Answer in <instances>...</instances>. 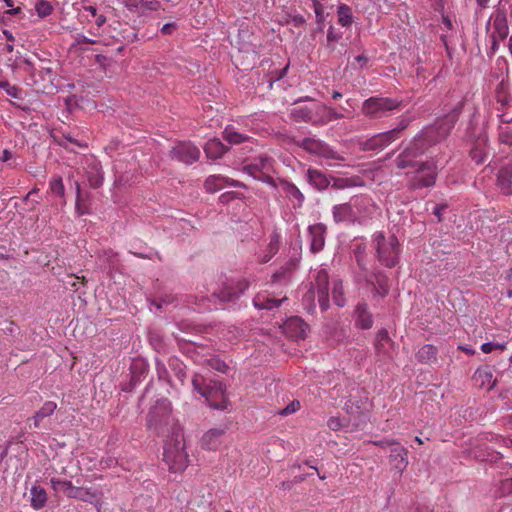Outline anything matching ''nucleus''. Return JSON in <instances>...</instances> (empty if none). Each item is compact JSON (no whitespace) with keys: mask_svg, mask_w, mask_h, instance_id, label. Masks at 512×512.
Listing matches in <instances>:
<instances>
[{"mask_svg":"<svg viewBox=\"0 0 512 512\" xmlns=\"http://www.w3.org/2000/svg\"><path fill=\"white\" fill-rule=\"evenodd\" d=\"M463 107L464 101H458L443 117L422 128L395 158V166L398 169H414V175L408 180L409 189L418 190L435 185L437 172L434 162L417 159L450 135Z\"/></svg>","mask_w":512,"mask_h":512,"instance_id":"f257e3e1","label":"nucleus"},{"mask_svg":"<svg viewBox=\"0 0 512 512\" xmlns=\"http://www.w3.org/2000/svg\"><path fill=\"white\" fill-rule=\"evenodd\" d=\"M192 385L202 397L206 399L209 406L213 409L225 410L229 404L225 396V385L220 381H215L213 384H205L204 377L200 374H195L192 379Z\"/></svg>","mask_w":512,"mask_h":512,"instance_id":"f03ea898","label":"nucleus"},{"mask_svg":"<svg viewBox=\"0 0 512 512\" xmlns=\"http://www.w3.org/2000/svg\"><path fill=\"white\" fill-rule=\"evenodd\" d=\"M373 244L380 264L388 268L395 267L400 253V245L396 236L386 237L383 232H377L373 236Z\"/></svg>","mask_w":512,"mask_h":512,"instance_id":"7ed1b4c3","label":"nucleus"},{"mask_svg":"<svg viewBox=\"0 0 512 512\" xmlns=\"http://www.w3.org/2000/svg\"><path fill=\"white\" fill-rule=\"evenodd\" d=\"M163 459L171 472L183 471L188 465V454L182 435L176 434L164 446Z\"/></svg>","mask_w":512,"mask_h":512,"instance_id":"20e7f679","label":"nucleus"},{"mask_svg":"<svg viewBox=\"0 0 512 512\" xmlns=\"http://www.w3.org/2000/svg\"><path fill=\"white\" fill-rule=\"evenodd\" d=\"M53 63L39 59L34 62V92L52 95L57 92L58 85L55 83L56 73L52 68Z\"/></svg>","mask_w":512,"mask_h":512,"instance_id":"39448f33","label":"nucleus"},{"mask_svg":"<svg viewBox=\"0 0 512 512\" xmlns=\"http://www.w3.org/2000/svg\"><path fill=\"white\" fill-rule=\"evenodd\" d=\"M291 143L302 148L307 153L326 160L344 161L345 158L330 147L329 144L315 137H305L303 139L292 138Z\"/></svg>","mask_w":512,"mask_h":512,"instance_id":"423d86ee","label":"nucleus"},{"mask_svg":"<svg viewBox=\"0 0 512 512\" xmlns=\"http://www.w3.org/2000/svg\"><path fill=\"white\" fill-rule=\"evenodd\" d=\"M171 416L170 402L167 399L157 400L147 414V427L157 435L163 434Z\"/></svg>","mask_w":512,"mask_h":512,"instance_id":"0eeeda50","label":"nucleus"},{"mask_svg":"<svg viewBox=\"0 0 512 512\" xmlns=\"http://www.w3.org/2000/svg\"><path fill=\"white\" fill-rule=\"evenodd\" d=\"M401 101L388 97L373 96L362 103V113L373 119L382 118L395 109H398Z\"/></svg>","mask_w":512,"mask_h":512,"instance_id":"6e6552de","label":"nucleus"},{"mask_svg":"<svg viewBox=\"0 0 512 512\" xmlns=\"http://www.w3.org/2000/svg\"><path fill=\"white\" fill-rule=\"evenodd\" d=\"M253 33L248 27L240 28L238 30L237 38L235 41L236 47L238 48L239 54H246L247 58H251L255 64L257 58H259V47L260 43H256Z\"/></svg>","mask_w":512,"mask_h":512,"instance_id":"1a4fd4ad","label":"nucleus"},{"mask_svg":"<svg viewBox=\"0 0 512 512\" xmlns=\"http://www.w3.org/2000/svg\"><path fill=\"white\" fill-rule=\"evenodd\" d=\"M248 287L249 283L245 279H229L212 295L222 302H233L238 299L239 296L248 289Z\"/></svg>","mask_w":512,"mask_h":512,"instance_id":"9d476101","label":"nucleus"},{"mask_svg":"<svg viewBox=\"0 0 512 512\" xmlns=\"http://www.w3.org/2000/svg\"><path fill=\"white\" fill-rule=\"evenodd\" d=\"M171 159L187 165L197 162L200 158V150L191 142H178L169 153Z\"/></svg>","mask_w":512,"mask_h":512,"instance_id":"9b49d317","label":"nucleus"},{"mask_svg":"<svg viewBox=\"0 0 512 512\" xmlns=\"http://www.w3.org/2000/svg\"><path fill=\"white\" fill-rule=\"evenodd\" d=\"M329 276L326 269H319L315 276L314 281L311 282V289L316 290L318 303L322 311L329 308Z\"/></svg>","mask_w":512,"mask_h":512,"instance_id":"f8f14e48","label":"nucleus"},{"mask_svg":"<svg viewBox=\"0 0 512 512\" xmlns=\"http://www.w3.org/2000/svg\"><path fill=\"white\" fill-rule=\"evenodd\" d=\"M394 141L396 139L391 135V132L385 131L366 139L360 143V146L363 151H378L383 150Z\"/></svg>","mask_w":512,"mask_h":512,"instance_id":"ddd939ff","label":"nucleus"},{"mask_svg":"<svg viewBox=\"0 0 512 512\" xmlns=\"http://www.w3.org/2000/svg\"><path fill=\"white\" fill-rule=\"evenodd\" d=\"M327 227L323 223H316L308 227L310 238V251L314 254L323 250Z\"/></svg>","mask_w":512,"mask_h":512,"instance_id":"4468645a","label":"nucleus"},{"mask_svg":"<svg viewBox=\"0 0 512 512\" xmlns=\"http://www.w3.org/2000/svg\"><path fill=\"white\" fill-rule=\"evenodd\" d=\"M366 282L372 286L375 295L385 297L390 291L389 278L382 271H375L370 276L365 275Z\"/></svg>","mask_w":512,"mask_h":512,"instance_id":"2eb2a0df","label":"nucleus"},{"mask_svg":"<svg viewBox=\"0 0 512 512\" xmlns=\"http://www.w3.org/2000/svg\"><path fill=\"white\" fill-rule=\"evenodd\" d=\"M272 158L267 155H260L253 159L249 164L243 166V171L248 175L256 178L264 171H270L272 168Z\"/></svg>","mask_w":512,"mask_h":512,"instance_id":"dca6fc26","label":"nucleus"},{"mask_svg":"<svg viewBox=\"0 0 512 512\" xmlns=\"http://www.w3.org/2000/svg\"><path fill=\"white\" fill-rule=\"evenodd\" d=\"M509 34V27L506 12L501 9H497L493 15V32L492 36L498 37L501 41H504Z\"/></svg>","mask_w":512,"mask_h":512,"instance_id":"f3484780","label":"nucleus"},{"mask_svg":"<svg viewBox=\"0 0 512 512\" xmlns=\"http://www.w3.org/2000/svg\"><path fill=\"white\" fill-rule=\"evenodd\" d=\"M389 459L394 469L402 473L408 466V450L398 442L391 448Z\"/></svg>","mask_w":512,"mask_h":512,"instance_id":"a211bd4d","label":"nucleus"},{"mask_svg":"<svg viewBox=\"0 0 512 512\" xmlns=\"http://www.w3.org/2000/svg\"><path fill=\"white\" fill-rule=\"evenodd\" d=\"M333 220L336 223L353 222L357 219V213L353 209L351 201L348 203L337 204L332 208Z\"/></svg>","mask_w":512,"mask_h":512,"instance_id":"6ab92c4d","label":"nucleus"},{"mask_svg":"<svg viewBox=\"0 0 512 512\" xmlns=\"http://www.w3.org/2000/svg\"><path fill=\"white\" fill-rule=\"evenodd\" d=\"M87 180L92 188H99L103 183L102 166L99 161L91 158L87 161L86 167Z\"/></svg>","mask_w":512,"mask_h":512,"instance_id":"aec40b11","label":"nucleus"},{"mask_svg":"<svg viewBox=\"0 0 512 512\" xmlns=\"http://www.w3.org/2000/svg\"><path fill=\"white\" fill-rule=\"evenodd\" d=\"M69 498L89 502L94 504L97 507V510L100 511L101 507V497L100 493L95 490L83 487H76L72 489V494Z\"/></svg>","mask_w":512,"mask_h":512,"instance_id":"412c9836","label":"nucleus"},{"mask_svg":"<svg viewBox=\"0 0 512 512\" xmlns=\"http://www.w3.org/2000/svg\"><path fill=\"white\" fill-rule=\"evenodd\" d=\"M225 185H230L233 187H244L242 183L236 180H229L226 177L220 176V175H211L209 176L205 183L204 187L207 192L215 193L222 189Z\"/></svg>","mask_w":512,"mask_h":512,"instance_id":"4be33fe9","label":"nucleus"},{"mask_svg":"<svg viewBox=\"0 0 512 512\" xmlns=\"http://www.w3.org/2000/svg\"><path fill=\"white\" fill-rule=\"evenodd\" d=\"M343 118V114L336 112L323 104H315V125H324L331 121Z\"/></svg>","mask_w":512,"mask_h":512,"instance_id":"5701e85b","label":"nucleus"},{"mask_svg":"<svg viewBox=\"0 0 512 512\" xmlns=\"http://www.w3.org/2000/svg\"><path fill=\"white\" fill-rule=\"evenodd\" d=\"M307 182L319 191L327 189L330 185V178L321 170L309 168L306 172Z\"/></svg>","mask_w":512,"mask_h":512,"instance_id":"b1692460","label":"nucleus"},{"mask_svg":"<svg viewBox=\"0 0 512 512\" xmlns=\"http://www.w3.org/2000/svg\"><path fill=\"white\" fill-rule=\"evenodd\" d=\"M225 434V429L212 428L208 430L201 438V446L208 450H216L221 444V438Z\"/></svg>","mask_w":512,"mask_h":512,"instance_id":"393cba45","label":"nucleus"},{"mask_svg":"<svg viewBox=\"0 0 512 512\" xmlns=\"http://www.w3.org/2000/svg\"><path fill=\"white\" fill-rule=\"evenodd\" d=\"M290 118L295 122H307L315 125V105L313 107L300 106L291 109Z\"/></svg>","mask_w":512,"mask_h":512,"instance_id":"a878e982","label":"nucleus"},{"mask_svg":"<svg viewBox=\"0 0 512 512\" xmlns=\"http://www.w3.org/2000/svg\"><path fill=\"white\" fill-rule=\"evenodd\" d=\"M280 185L287 197L291 201H295L294 207H301L303 205L305 197L294 183L282 179L280 180Z\"/></svg>","mask_w":512,"mask_h":512,"instance_id":"bb28decb","label":"nucleus"},{"mask_svg":"<svg viewBox=\"0 0 512 512\" xmlns=\"http://www.w3.org/2000/svg\"><path fill=\"white\" fill-rule=\"evenodd\" d=\"M228 150L218 138L210 139L204 146L206 156L213 160L221 158Z\"/></svg>","mask_w":512,"mask_h":512,"instance_id":"cd10ccee","label":"nucleus"},{"mask_svg":"<svg viewBox=\"0 0 512 512\" xmlns=\"http://www.w3.org/2000/svg\"><path fill=\"white\" fill-rule=\"evenodd\" d=\"M287 298L276 299L264 294H257L253 299V305L259 310H272L281 305Z\"/></svg>","mask_w":512,"mask_h":512,"instance_id":"c85d7f7f","label":"nucleus"},{"mask_svg":"<svg viewBox=\"0 0 512 512\" xmlns=\"http://www.w3.org/2000/svg\"><path fill=\"white\" fill-rule=\"evenodd\" d=\"M438 349L432 344L422 346L416 353V359L423 364L432 365L437 362Z\"/></svg>","mask_w":512,"mask_h":512,"instance_id":"c756f323","label":"nucleus"},{"mask_svg":"<svg viewBox=\"0 0 512 512\" xmlns=\"http://www.w3.org/2000/svg\"><path fill=\"white\" fill-rule=\"evenodd\" d=\"M497 184L505 194H512V164L501 168L497 175Z\"/></svg>","mask_w":512,"mask_h":512,"instance_id":"7c9ffc66","label":"nucleus"},{"mask_svg":"<svg viewBox=\"0 0 512 512\" xmlns=\"http://www.w3.org/2000/svg\"><path fill=\"white\" fill-rule=\"evenodd\" d=\"M357 326L361 329H370L373 325L372 314L368 311L366 303H359L356 307Z\"/></svg>","mask_w":512,"mask_h":512,"instance_id":"2f4dec72","label":"nucleus"},{"mask_svg":"<svg viewBox=\"0 0 512 512\" xmlns=\"http://www.w3.org/2000/svg\"><path fill=\"white\" fill-rule=\"evenodd\" d=\"M351 204L353 205V209L357 213V217L359 215H366L371 213V210L374 207L372 199L364 195L352 198Z\"/></svg>","mask_w":512,"mask_h":512,"instance_id":"473e14b6","label":"nucleus"},{"mask_svg":"<svg viewBox=\"0 0 512 512\" xmlns=\"http://www.w3.org/2000/svg\"><path fill=\"white\" fill-rule=\"evenodd\" d=\"M299 264L298 258L289 259L283 266H281L273 275L272 281L278 282L282 279H287L290 277L293 271L296 270Z\"/></svg>","mask_w":512,"mask_h":512,"instance_id":"72a5a7b5","label":"nucleus"},{"mask_svg":"<svg viewBox=\"0 0 512 512\" xmlns=\"http://www.w3.org/2000/svg\"><path fill=\"white\" fill-rule=\"evenodd\" d=\"M387 344H392V340L389 337L388 331L386 329H381L377 332L374 343L377 354L387 355Z\"/></svg>","mask_w":512,"mask_h":512,"instance_id":"f704fd0d","label":"nucleus"},{"mask_svg":"<svg viewBox=\"0 0 512 512\" xmlns=\"http://www.w3.org/2000/svg\"><path fill=\"white\" fill-rule=\"evenodd\" d=\"M222 137L225 141L232 145H238L249 140V136L241 134L231 126H227L222 132Z\"/></svg>","mask_w":512,"mask_h":512,"instance_id":"c9c22d12","label":"nucleus"},{"mask_svg":"<svg viewBox=\"0 0 512 512\" xmlns=\"http://www.w3.org/2000/svg\"><path fill=\"white\" fill-rule=\"evenodd\" d=\"M168 364H169L170 369L174 373V376L178 379L180 384L183 385L187 378L184 363L177 357H171L169 359Z\"/></svg>","mask_w":512,"mask_h":512,"instance_id":"e433bc0d","label":"nucleus"},{"mask_svg":"<svg viewBox=\"0 0 512 512\" xmlns=\"http://www.w3.org/2000/svg\"><path fill=\"white\" fill-rule=\"evenodd\" d=\"M54 9V5L47 0H34V11L42 19L51 15Z\"/></svg>","mask_w":512,"mask_h":512,"instance_id":"4c0bfd02","label":"nucleus"},{"mask_svg":"<svg viewBox=\"0 0 512 512\" xmlns=\"http://www.w3.org/2000/svg\"><path fill=\"white\" fill-rule=\"evenodd\" d=\"M474 378L477 381H481V386L488 385L489 388H492L495 385V381L492 382V372L488 367L477 369L474 374Z\"/></svg>","mask_w":512,"mask_h":512,"instance_id":"58836bf2","label":"nucleus"},{"mask_svg":"<svg viewBox=\"0 0 512 512\" xmlns=\"http://www.w3.org/2000/svg\"><path fill=\"white\" fill-rule=\"evenodd\" d=\"M332 298H333L334 303L337 306L343 307L345 305L346 300L344 297V289H343L342 281H340V280L333 281Z\"/></svg>","mask_w":512,"mask_h":512,"instance_id":"ea45409f","label":"nucleus"},{"mask_svg":"<svg viewBox=\"0 0 512 512\" xmlns=\"http://www.w3.org/2000/svg\"><path fill=\"white\" fill-rule=\"evenodd\" d=\"M338 22L342 26H349L352 23V9L346 5L341 4L337 9Z\"/></svg>","mask_w":512,"mask_h":512,"instance_id":"a19ab883","label":"nucleus"},{"mask_svg":"<svg viewBox=\"0 0 512 512\" xmlns=\"http://www.w3.org/2000/svg\"><path fill=\"white\" fill-rule=\"evenodd\" d=\"M52 487L55 491H63L67 497L72 494V489L75 488L71 481L51 479Z\"/></svg>","mask_w":512,"mask_h":512,"instance_id":"79ce46f5","label":"nucleus"},{"mask_svg":"<svg viewBox=\"0 0 512 512\" xmlns=\"http://www.w3.org/2000/svg\"><path fill=\"white\" fill-rule=\"evenodd\" d=\"M75 189H76V203H75L76 213L78 214V216L89 214L88 207L82 200L81 187L77 181L75 182Z\"/></svg>","mask_w":512,"mask_h":512,"instance_id":"37998d69","label":"nucleus"},{"mask_svg":"<svg viewBox=\"0 0 512 512\" xmlns=\"http://www.w3.org/2000/svg\"><path fill=\"white\" fill-rule=\"evenodd\" d=\"M205 362L207 366L223 374H227L230 369L229 366L223 360L216 356L206 359Z\"/></svg>","mask_w":512,"mask_h":512,"instance_id":"c03bdc74","label":"nucleus"},{"mask_svg":"<svg viewBox=\"0 0 512 512\" xmlns=\"http://www.w3.org/2000/svg\"><path fill=\"white\" fill-rule=\"evenodd\" d=\"M56 409V403L52 402V401H48L46 403H44V405L42 406V408L36 412V414L34 415V426H37V420H40L44 417H47V416H50L54 410Z\"/></svg>","mask_w":512,"mask_h":512,"instance_id":"a18cd8bd","label":"nucleus"},{"mask_svg":"<svg viewBox=\"0 0 512 512\" xmlns=\"http://www.w3.org/2000/svg\"><path fill=\"white\" fill-rule=\"evenodd\" d=\"M51 194L61 197H64L65 188L61 177H53L50 180L49 184Z\"/></svg>","mask_w":512,"mask_h":512,"instance_id":"49530a36","label":"nucleus"},{"mask_svg":"<svg viewBox=\"0 0 512 512\" xmlns=\"http://www.w3.org/2000/svg\"><path fill=\"white\" fill-rule=\"evenodd\" d=\"M47 502L46 491L38 486H34V509L42 508Z\"/></svg>","mask_w":512,"mask_h":512,"instance_id":"de8ad7c7","label":"nucleus"},{"mask_svg":"<svg viewBox=\"0 0 512 512\" xmlns=\"http://www.w3.org/2000/svg\"><path fill=\"white\" fill-rule=\"evenodd\" d=\"M512 493V478L504 479L500 482L495 491L496 497H505Z\"/></svg>","mask_w":512,"mask_h":512,"instance_id":"09e8293b","label":"nucleus"},{"mask_svg":"<svg viewBox=\"0 0 512 512\" xmlns=\"http://www.w3.org/2000/svg\"><path fill=\"white\" fill-rule=\"evenodd\" d=\"M410 123V118L401 119L396 125V127L389 131L391 132V135L394 136L396 140H398L402 136V133L409 127Z\"/></svg>","mask_w":512,"mask_h":512,"instance_id":"8fccbe9b","label":"nucleus"},{"mask_svg":"<svg viewBox=\"0 0 512 512\" xmlns=\"http://www.w3.org/2000/svg\"><path fill=\"white\" fill-rule=\"evenodd\" d=\"M288 325L295 326L298 328V330H299L297 333L298 337H301V338L306 337V331L308 329V325L303 320H301L298 317H294L289 320Z\"/></svg>","mask_w":512,"mask_h":512,"instance_id":"3c124183","label":"nucleus"},{"mask_svg":"<svg viewBox=\"0 0 512 512\" xmlns=\"http://www.w3.org/2000/svg\"><path fill=\"white\" fill-rule=\"evenodd\" d=\"M280 246V235L277 232H274L270 236V241L267 246V251L271 253V255H275L279 251Z\"/></svg>","mask_w":512,"mask_h":512,"instance_id":"603ef678","label":"nucleus"},{"mask_svg":"<svg viewBox=\"0 0 512 512\" xmlns=\"http://www.w3.org/2000/svg\"><path fill=\"white\" fill-rule=\"evenodd\" d=\"M314 298L315 292L312 289L306 292L305 295L303 296L302 302L305 308L308 310V312H313L315 310Z\"/></svg>","mask_w":512,"mask_h":512,"instance_id":"864d4df0","label":"nucleus"},{"mask_svg":"<svg viewBox=\"0 0 512 512\" xmlns=\"http://www.w3.org/2000/svg\"><path fill=\"white\" fill-rule=\"evenodd\" d=\"M331 179L333 181L332 187L335 189H344L353 185L352 180L349 178L331 177Z\"/></svg>","mask_w":512,"mask_h":512,"instance_id":"5fc2aeb1","label":"nucleus"},{"mask_svg":"<svg viewBox=\"0 0 512 512\" xmlns=\"http://www.w3.org/2000/svg\"><path fill=\"white\" fill-rule=\"evenodd\" d=\"M299 409H300V402L298 400H293L285 408L281 409L279 411V414L281 416H287V415L295 413Z\"/></svg>","mask_w":512,"mask_h":512,"instance_id":"6e6d98bb","label":"nucleus"},{"mask_svg":"<svg viewBox=\"0 0 512 512\" xmlns=\"http://www.w3.org/2000/svg\"><path fill=\"white\" fill-rule=\"evenodd\" d=\"M156 372L159 380L167 381L170 383L168 370L164 363L156 361Z\"/></svg>","mask_w":512,"mask_h":512,"instance_id":"4d7b16f0","label":"nucleus"},{"mask_svg":"<svg viewBox=\"0 0 512 512\" xmlns=\"http://www.w3.org/2000/svg\"><path fill=\"white\" fill-rule=\"evenodd\" d=\"M499 138L502 143L512 146V128L505 127L501 128Z\"/></svg>","mask_w":512,"mask_h":512,"instance_id":"13d9d810","label":"nucleus"},{"mask_svg":"<svg viewBox=\"0 0 512 512\" xmlns=\"http://www.w3.org/2000/svg\"><path fill=\"white\" fill-rule=\"evenodd\" d=\"M355 258H356V262H357L358 266L360 267V269L364 272H367V268L365 267V263H364V248H362L361 246H358L355 249Z\"/></svg>","mask_w":512,"mask_h":512,"instance_id":"bf43d9fd","label":"nucleus"},{"mask_svg":"<svg viewBox=\"0 0 512 512\" xmlns=\"http://www.w3.org/2000/svg\"><path fill=\"white\" fill-rule=\"evenodd\" d=\"M495 349L504 350L505 344L495 343V342H486V343H483L481 346V350L484 353H491Z\"/></svg>","mask_w":512,"mask_h":512,"instance_id":"052dcab7","label":"nucleus"},{"mask_svg":"<svg viewBox=\"0 0 512 512\" xmlns=\"http://www.w3.org/2000/svg\"><path fill=\"white\" fill-rule=\"evenodd\" d=\"M288 24H292L294 27H302L306 20L302 15H289L287 19Z\"/></svg>","mask_w":512,"mask_h":512,"instance_id":"680f3d73","label":"nucleus"},{"mask_svg":"<svg viewBox=\"0 0 512 512\" xmlns=\"http://www.w3.org/2000/svg\"><path fill=\"white\" fill-rule=\"evenodd\" d=\"M150 343L158 351H160L164 348V343H163L162 338L155 333L150 334Z\"/></svg>","mask_w":512,"mask_h":512,"instance_id":"e2e57ef3","label":"nucleus"},{"mask_svg":"<svg viewBox=\"0 0 512 512\" xmlns=\"http://www.w3.org/2000/svg\"><path fill=\"white\" fill-rule=\"evenodd\" d=\"M368 443H371L375 446H379L381 448H386L388 446L393 447L394 445L398 444L397 439H384V440H378V441H368Z\"/></svg>","mask_w":512,"mask_h":512,"instance_id":"0e129e2a","label":"nucleus"},{"mask_svg":"<svg viewBox=\"0 0 512 512\" xmlns=\"http://www.w3.org/2000/svg\"><path fill=\"white\" fill-rule=\"evenodd\" d=\"M255 179L263 183H267L273 187L276 186L274 179L268 174V171L262 172Z\"/></svg>","mask_w":512,"mask_h":512,"instance_id":"69168bd1","label":"nucleus"},{"mask_svg":"<svg viewBox=\"0 0 512 512\" xmlns=\"http://www.w3.org/2000/svg\"><path fill=\"white\" fill-rule=\"evenodd\" d=\"M177 29L175 22L166 23L161 28V33L164 35H170Z\"/></svg>","mask_w":512,"mask_h":512,"instance_id":"338daca9","label":"nucleus"},{"mask_svg":"<svg viewBox=\"0 0 512 512\" xmlns=\"http://www.w3.org/2000/svg\"><path fill=\"white\" fill-rule=\"evenodd\" d=\"M327 424H328V427L333 431H337L341 428V422H340L339 418H336V417H331L328 420Z\"/></svg>","mask_w":512,"mask_h":512,"instance_id":"774afa93","label":"nucleus"}]
</instances>
